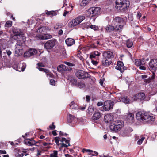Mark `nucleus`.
Wrapping results in <instances>:
<instances>
[{
  "label": "nucleus",
  "instance_id": "f257e3e1",
  "mask_svg": "<svg viewBox=\"0 0 157 157\" xmlns=\"http://www.w3.org/2000/svg\"><path fill=\"white\" fill-rule=\"evenodd\" d=\"M136 117L140 121L148 123L154 121L155 119V117L152 114L144 111L138 112L136 113Z\"/></svg>",
  "mask_w": 157,
  "mask_h": 157
},
{
  "label": "nucleus",
  "instance_id": "f03ea898",
  "mask_svg": "<svg viewBox=\"0 0 157 157\" xmlns=\"http://www.w3.org/2000/svg\"><path fill=\"white\" fill-rule=\"evenodd\" d=\"M116 7L117 8H122V9L125 10L130 5V2L128 0H116Z\"/></svg>",
  "mask_w": 157,
  "mask_h": 157
},
{
  "label": "nucleus",
  "instance_id": "7ed1b4c3",
  "mask_svg": "<svg viewBox=\"0 0 157 157\" xmlns=\"http://www.w3.org/2000/svg\"><path fill=\"white\" fill-rule=\"evenodd\" d=\"M76 76L79 78L84 79L90 77V75L87 72L82 70H79L75 73Z\"/></svg>",
  "mask_w": 157,
  "mask_h": 157
},
{
  "label": "nucleus",
  "instance_id": "20e7f679",
  "mask_svg": "<svg viewBox=\"0 0 157 157\" xmlns=\"http://www.w3.org/2000/svg\"><path fill=\"white\" fill-rule=\"evenodd\" d=\"M114 105V102L111 101H107L104 102L103 109L105 111H108L112 109Z\"/></svg>",
  "mask_w": 157,
  "mask_h": 157
},
{
  "label": "nucleus",
  "instance_id": "39448f33",
  "mask_svg": "<svg viewBox=\"0 0 157 157\" xmlns=\"http://www.w3.org/2000/svg\"><path fill=\"white\" fill-rule=\"evenodd\" d=\"M19 41L20 42V41L19 40H17V43L15 45L16 48L15 49V55L16 56H20L21 54V50H22V49L21 47V46L22 45L19 44Z\"/></svg>",
  "mask_w": 157,
  "mask_h": 157
},
{
  "label": "nucleus",
  "instance_id": "423d86ee",
  "mask_svg": "<svg viewBox=\"0 0 157 157\" xmlns=\"http://www.w3.org/2000/svg\"><path fill=\"white\" fill-rule=\"evenodd\" d=\"M55 44L54 40H50L47 41L44 44V48L46 49H50L52 48Z\"/></svg>",
  "mask_w": 157,
  "mask_h": 157
},
{
  "label": "nucleus",
  "instance_id": "0eeeda50",
  "mask_svg": "<svg viewBox=\"0 0 157 157\" xmlns=\"http://www.w3.org/2000/svg\"><path fill=\"white\" fill-rule=\"evenodd\" d=\"M149 68L151 70H155L157 69V59H151L149 63Z\"/></svg>",
  "mask_w": 157,
  "mask_h": 157
},
{
  "label": "nucleus",
  "instance_id": "6e6552de",
  "mask_svg": "<svg viewBox=\"0 0 157 157\" xmlns=\"http://www.w3.org/2000/svg\"><path fill=\"white\" fill-rule=\"evenodd\" d=\"M52 36L51 35L46 34H40L36 36V40H46L52 38Z\"/></svg>",
  "mask_w": 157,
  "mask_h": 157
},
{
  "label": "nucleus",
  "instance_id": "1a4fd4ad",
  "mask_svg": "<svg viewBox=\"0 0 157 157\" xmlns=\"http://www.w3.org/2000/svg\"><path fill=\"white\" fill-rule=\"evenodd\" d=\"M25 144L28 146H32L33 145H35L36 146H39L38 145L36 144H38V142H36L33 140L31 139H27L25 140Z\"/></svg>",
  "mask_w": 157,
  "mask_h": 157
},
{
  "label": "nucleus",
  "instance_id": "9d476101",
  "mask_svg": "<svg viewBox=\"0 0 157 157\" xmlns=\"http://www.w3.org/2000/svg\"><path fill=\"white\" fill-rule=\"evenodd\" d=\"M145 98V95L143 93H141L136 94L133 97L135 100H143Z\"/></svg>",
  "mask_w": 157,
  "mask_h": 157
},
{
  "label": "nucleus",
  "instance_id": "9b49d317",
  "mask_svg": "<svg viewBox=\"0 0 157 157\" xmlns=\"http://www.w3.org/2000/svg\"><path fill=\"white\" fill-rule=\"evenodd\" d=\"M124 122L122 121L117 120L116 121V132L120 131L124 126Z\"/></svg>",
  "mask_w": 157,
  "mask_h": 157
},
{
  "label": "nucleus",
  "instance_id": "f8f14e48",
  "mask_svg": "<svg viewBox=\"0 0 157 157\" xmlns=\"http://www.w3.org/2000/svg\"><path fill=\"white\" fill-rule=\"evenodd\" d=\"M124 64L123 62L121 61H118L117 62V65L115 68L119 70L122 73L124 71V70L126 69V67H123Z\"/></svg>",
  "mask_w": 157,
  "mask_h": 157
},
{
  "label": "nucleus",
  "instance_id": "ddd939ff",
  "mask_svg": "<svg viewBox=\"0 0 157 157\" xmlns=\"http://www.w3.org/2000/svg\"><path fill=\"white\" fill-rule=\"evenodd\" d=\"M103 58L110 59V58L113 57V55L112 52L107 51L103 52Z\"/></svg>",
  "mask_w": 157,
  "mask_h": 157
},
{
  "label": "nucleus",
  "instance_id": "4468645a",
  "mask_svg": "<svg viewBox=\"0 0 157 157\" xmlns=\"http://www.w3.org/2000/svg\"><path fill=\"white\" fill-rule=\"evenodd\" d=\"M127 121L130 123H132L134 121V116L133 113H129L127 115L126 118Z\"/></svg>",
  "mask_w": 157,
  "mask_h": 157
},
{
  "label": "nucleus",
  "instance_id": "2eb2a0df",
  "mask_svg": "<svg viewBox=\"0 0 157 157\" xmlns=\"http://www.w3.org/2000/svg\"><path fill=\"white\" fill-rule=\"evenodd\" d=\"M57 69L59 72H62L63 71L69 70V68L64 65L61 64L58 67Z\"/></svg>",
  "mask_w": 157,
  "mask_h": 157
},
{
  "label": "nucleus",
  "instance_id": "dca6fc26",
  "mask_svg": "<svg viewBox=\"0 0 157 157\" xmlns=\"http://www.w3.org/2000/svg\"><path fill=\"white\" fill-rule=\"evenodd\" d=\"M114 21L116 23L115 24H119L124 25L125 23L123 19L121 17H115L114 19Z\"/></svg>",
  "mask_w": 157,
  "mask_h": 157
},
{
  "label": "nucleus",
  "instance_id": "f3484780",
  "mask_svg": "<svg viewBox=\"0 0 157 157\" xmlns=\"http://www.w3.org/2000/svg\"><path fill=\"white\" fill-rule=\"evenodd\" d=\"M50 30V29L46 26H43L39 28L37 32L40 33H42L45 32H47L48 31Z\"/></svg>",
  "mask_w": 157,
  "mask_h": 157
},
{
  "label": "nucleus",
  "instance_id": "a211bd4d",
  "mask_svg": "<svg viewBox=\"0 0 157 157\" xmlns=\"http://www.w3.org/2000/svg\"><path fill=\"white\" fill-rule=\"evenodd\" d=\"M102 63L103 66L107 67L110 65L112 62L110 59L103 58L102 60Z\"/></svg>",
  "mask_w": 157,
  "mask_h": 157
},
{
  "label": "nucleus",
  "instance_id": "6ab92c4d",
  "mask_svg": "<svg viewBox=\"0 0 157 157\" xmlns=\"http://www.w3.org/2000/svg\"><path fill=\"white\" fill-rule=\"evenodd\" d=\"M132 130L131 128H128L121 131V134L123 136H127L128 134L131 132Z\"/></svg>",
  "mask_w": 157,
  "mask_h": 157
},
{
  "label": "nucleus",
  "instance_id": "aec40b11",
  "mask_svg": "<svg viewBox=\"0 0 157 157\" xmlns=\"http://www.w3.org/2000/svg\"><path fill=\"white\" fill-rule=\"evenodd\" d=\"M145 60L143 59L142 60L140 59H136L135 61V63L136 65L138 66H140L145 64Z\"/></svg>",
  "mask_w": 157,
  "mask_h": 157
},
{
  "label": "nucleus",
  "instance_id": "412c9836",
  "mask_svg": "<svg viewBox=\"0 0 157 157\" xmlns=\"http://www.w3.org/2000/svg\"><path fill=\"white\" fill-rule=\"evenodd\" d=\"M12 31L14 34H16L19 35L20 37V35L22 34V30L21 29H18L17 28H14L12 29Z\"/></svg>",
  "mask_w": 157,
  "mask_h": 157
},
{
  "label": "nucleus",
  "instance_id": "4be33fe9",
  "mask_svg": "<svg viewBox=\"0 0 157 157\" xmlns=\"http://www.w3.org/2000/svg\"><path fill=\"white\" fill-rule=\"evenodd\" d=\"M101 113L98 111H96L92 116V119L93 120H97L99 119L101 116Z\"/></svg>",
  "mask_w": 157,
  "mask_h": 157
},
{
  "label": "nucleus",
  "instance_id": "5701e85b",
  "mask_svg": "<svg viewBox=\"0 0 157 157\" xmlns=\"http://www.w3.org/2000/svg\"><path fill=\"white\" fill-rule=\"evenodd\" d=\"M65 42L68 46H71L75 43V40L73 39L68 38L66 40Z\"/></svg>",
  "mask_w": 157,
  "mask_h": 157
},
{
  "label": "nucleus",
  "instance_id": "b1692460",
  "mask_svg": "<svg viewBox=\"0 0 157 157\" xmlns=\"http://www.w3.org/2000/svg\"><path fill=\"white\" fill-rule=\"evenodd\" d=\"M92 9L93 10V13L94 16H96L98 13H99L100 12V8L99 7H92Z\"/></svg>",
  "mask_w": 157,
  "mask_h": 157
},
{
  "label": "nucleus",
  "instance_id": "393cba45",
  "mask_svg": "<svg viewBox=\"0 0 157 157\" xmlns=\"http://www.w3.org/2000/svg\"><path fill=\"white\" fill-rule=\"evenodd\" d=\"M70 107L71 109L78 110L79 109L78 105L74 101L71 102L70 104Z\"/></svg>",
  "mask_w": 157,
  "mask_h": 157
},
{
  "label": "nucleus",
  "instance_id": "a878e982",
  "mask_svg": "<svg viewBox=\"0 0 157 157\" xmlns=\"http://www.w3.org/2000/svg\"><path fill=\"white\" fill-rule=\"evenodd\" d=\"M75 119L74 116L71 114H69L67 117V121L68 123H71L74 121Z\"/></svg>",
  "mask_w": 157,
  "mask_h": 157
},
{
  "label": "nucleus",
  "instance_id": "bb28decb",
  "mask_svg": "<svg viewBox=\"0 0 157 157\" xmlns=\"http://www.w3.org/2000/svg\"><path fill=\"white\" fill-rule=\"evenodd\" d=\"M120 100L121 101L126 104L130 103V99L128 97L125 96L121 97L120 99Z\"/></svg>",
  "mask_w": 157,
  "mask_h": 157
},
{
  "label": "nucleus",
  "instance_id": "cd10ccee",
  "mask_svg": "<svg viewBox=\"0 0 157 157\" xmlns=\"http://www.w3.org/2000/svg\"><path fill=\"white\" fill-rule=\"evenodd\" d=\"M110 128L111 131L116 132V121L111 123L110 126Z\"/></svg>",
  "mask_w": 157,
  "mask_h": 157
},
{
  "label": "nucleus",
  "instance_id": "c85d7f7f",
  "mask_svg": "<svg viewBox=\"0 0 157 157\" xmlns=\"http://www.w3.org/2000/svg\"><path fill=\"white\" fill-rule=\"evenodd\" d=\"M114 30V26L111 25L107 26L105 28V31L106 32L109 33Z\"/></svg>",
  "mask_w": 157,
  "mask_h": 157
},
{
  "label": "nucleus",
  "instance_id": "c756f323",
  "mask_svg": "<svg viewBox=\"0 0 157 157\" xmlns=\"http://www.w3.org/2000/svg\"><path fill=\"white\" fill-rule=\"evenodd\" d=\"M101 53L98 51H95L91 53L90 56V57L91 59H92L95 58L96 56H99Z\"/></svg>",
  "mask_w": 157,
  "mask_h": 157
},
{
  "label": "nucleus",
  "instance_id": "7c9ffc66",
  "mask_svg": "<svg viewBox=\"0 0 157 157\" xmlns=\"http://www.w3.org/2000/svg\"><path fill=\"white\" fill-rule=\"evenodd\" d=\"M68 79L69 81L70 82L73 84L75 85L77 83V80L75 79L74 77L72 76H70L68 77Z\"/></svg>",
  "mask_w": 157,
  "mask_h": 157
},
{
  "label": "nucleus",
  "instance_id": "2f4dec72",
  "mask_svg": "<svg viewBox=\"0 0 157 157\" xmlns=\"http://www.w3.org/2000/svg\"><path fill=\"white\" fill-rule=\"evenodd\" d=\"M124 25L119 24H116V26H114V30L116 31H121Z\"/></svg>",
  "mask_w": 157,
  "mask_h": 157
},
{
  "label": "nucleus",
  "instance_id": "473e14b6",
  "mask_svg": "<svg viewBox=\"0 0 157 157\" xmlns=\"http://www.w3.org/2000/svg\"><path fill=\"white\" fill-rule=\"evenodd\" d=\"M93 10L92 9V8H90L87 11L86 13V15L88 16L89 17H93Z\"/></svg>",
  "mask_w": 157,
  "mask_h": 157
},
{
  "label": "nucleus",
  "instance_id": "72a5a7b5",
  "mask_svg": "<svg viewBox=\"0 0 157 157\" xmlns=\"http://www.w3.org/2000/svg\"><path fill=\"white\" fill-rule=\"evenodd\" d=\"M78 24L75 19L72 20L69 23V25L71 27H73Z\"/></svg>",
  "mask_w": 157,
  "mask_h": 157
},
{
  "label": "nucleus",
  "instance_id": "f704fd0d",
  "mask_svg": "<svg viewBox=\"0 0 157 157\" xmlns=\"http://www.w3.org/2000/svg\"><path fill=\"white\" fill-rule=\"evenodd\" d=\"M75 19L78 22V24H79L85 19V17L83 16H79Z\"/></svg>",
  "mask_w": 157,
  "mask_h": 157
},
{
  "label": "nucleus",
  "instance_id": "c9c22d12",
  "mask_svg": "<svg viewBox=\"0 0 157 157\" xmlns=\"http://www.w3.org/2000/svg\"><path fill=\"white\" fill-rule=\"evenodd\" d=\"M105 119H107L106 122H109L113 119V117L110 114H108L105 116Z\"/></svg>",
  "mask_w": 157,
  "mask_h": 157
},
{
  "label": "nucleus",
  "instance_id": "e433bc0d",
  "mask_svg": "<svg viewBox=\"0 0 157 157\" xmlns=\"http://www.w3.org/2000/svg\"><path fill=\"white\" fill-rule=\"evenodd\" d=\"M21 36V39H22V40H21L20 42L19 41V43L21 45H23L24 44V43L25 41V36L23 33H22V35H20V36Z\"/></svg>",
  "mask_w": 157,
  "mask_h": 157
},
{
  "label": "nucleus",
  "instance_id": "4c0bfd02",
  "mask_svg": "<svg viewBox=\"0 0 157 157\" xmlns=\"http://www.w3.org/2000/svg\"><path fill=\"white\" fill-rule=\"evenodd\" d=\"M37 68L39 69V70L40 71L45 72L46 73V74L47 75H48V73L49 72V70L48 69L43 68L40 67H37Z\"/></svg>",
  "mask_w": 157,
  "mask_h": 157
},
{
  "label": "nucleus",
  "instance_id": "58836bf2",
  "mask_svg": "<svg viewBox=\"0 0 157 157\" xmlns=\"http://www.w3.org/2000/svg\"><path fill=\"white\" fill-rule=\"evenodd\" d=\"M12 22L10 21H7L5 24V27L7 28H9L11 26Z\"/></svg>",
  "mask_w": 157,
  "mask_h": 157
},
{
  "label": "nucleus",
  "instance_id": "ea45409f",
  "mask_svg": "<svg viewBox=\"0 0 157 157\" xmlns=\"http://www.w3.org/2000/svg\"><path fill=\"white\" fill-rule=\"evenodd\" d=\"M89 2V0H82L80 3L81 6H85Z\"/></svg>",
  "mask_w": 157,
  "mask_h": 157
},
{
  "label": "nucleus",
  "instance_id": "a19ab883",
  "mask_svg": "<svg viewBox=\"0 0 157 157\" xmlns=\"http://www.w3.org/2000/svg\"><path fill=\"white\" fill-rule=\"evenodd\" d=\"M94 109L92 106H89L87 110V113L92 114L94 111Z\"/></svg>",
  "mask_w": 157,
  "mask_h": 157
},
{
  "label": "nucleus",
  "instance_id": "79ce46f5",
  "mask_svg": "<svg viewBox=\"0 0 157 157\" xmlns=\"http://www.w3.org/2000/svg\"><path fill=\"white\" fill-rule=\"evenodd\" d=\"M24 57H29L32 56L31 53H30V51L29 49L28 51H26L25 52L24 55Z\"/></svg>",
  "mask_w": 157,
  "mask_h": 157
},
{
  "label": "nucleus",
  "instance_id": "37998d69",
  "mask_svg": "<svg viewBox=\"0 0 157 157\" xmlns=\"http://www.w3.org/2000/svg\"><path fill=\"white\" fill-rule=\"evenodd\" d=\"M29 49L32 56L36 54L37 52V50L35 49Z\"/></svg>",
  "mask_w": 157,
  "mask_h": 157
},
{
  "label": "nucleus",
  "instance_id": "c03bdc74",
  "mask_svg": "<svg viewBox=\"0 0 157 157\" xmlns=\"http://www.w3.org/2000/svg\"><path fill=\"white\" fill-rule=\"evenodd\" d=\"M133 44L132 42L130 41L129 40H127L126 41V45L128 48H131Z\"/></svg>",
  "mask_w": 157,
  "mask_h": 157
},
{
  "label": "nucleus",
  "instance_id": "a18cd8bd",
  "mask_svg": "<svg viewBox=\"0 0 157 157\" xmlns=\"http://www.w3.org/2000/svg\"><path fill=\"white\" fill-rule=\"evenodd\" d=\"M60 141L61 142H65V143L66 144H67V145L70 144V140H66V139L65 138H62V139L61 140H60Z\"/></svg>",
  "mask_w": 157,
  "mask_h": 157
},
{
  "label": "nucleus",
  "instance_id": "49530a36",
  "mask_svg": "<svg viewBox=\"0 0 157 157\" xmlns=\"http://www.w3.org/2000/svg\"><path fill=\"white\" fill-rule=\"evenodd\" d=\"M60 139V138L59 137H56L54 138L55 142L58 146H59L60 144L59 143V140Z\"/></svg>",
  "mask_w": 157,
  "mask_h": 157
},
{
  "label": "nucleus",
  "instance_id": "de8ad7c7",
  "mask_svg": "<svg viewBox=\"0 0 157 157\" xmlns=\"http://www.w3.org/2000/svg\"><path fill=\"white\" fill-rule=\"evenodd\" d=\"M62 27L60 23H57L54 25V29H58L60 28H61Z\"/></svg>",
  "mask_w": 157,
  "mask_h": 157
},
{
  "label": "nucleus",
  "instance_id": "09e8293b",
  "mask_svg": "<svg viewBox=\"0 0 157 157\" xmlns=\"http://www.w3.org/2000/svg\"><path fill=\"white\" fill-rule=\"evenodd\" d=\"M78 86L80 88H82L85 86V84L82 82H79L78 84Z\"/></svg>",
  "mask_w": 157,
  "mask_h": 157
},
{
  "label": "nucleus",
  "instance_id": "8fccbe9b",
  "mask_svg": "<svg viewBox=\"0 0 157 157\" xmlns=\"http://www.w3.org/2000/svg\"><path fill=\"white\" fill-rule=\"evenodd\" d=\"M90 28H91L92 29H94V30H96L98 29L99 28L98 26L95 25H91L90 26Z\"/></svg>",
  "mask_w": 157,
  "mask_h": 157
},
{
  "label": "nucleus",
  "instance_id": "3c124183",
  "mask_svg": "<svg viewBox=\"0 0 157 157\" xmlns=\"http://www.w3.org/2000/svg\"><path fill=\"white\" fill-rule=\"evenodd\" d=\"M62 143L60 144L61 146L60 147V148H62L63 147H67L68 146H70V144L67 145L65 143H64L63 142H62Z\"/></svg>",
  "mask_w": 157,
  "mask_h": 157
},
{
  "label": "nucleus",
  "instance_id": "603ef678",
  "mask_svg": "<svg viewBox=\"0 0 157 157\" xmlns=\"http://www.w3.org/2000/svg\"><path fill=\"white\" fill-rule=\"evenodd\" d=\"M145 139V137H143L141 139H140L137 142V144L139 145H140L142 143L143 140Z\"/></svg>",
  "mask_w": 157,
  "mask_h": 157
},
{
  "label": "nucleus",
  "instance_id": "864d4df0",
  "mask_svg": "<svg viewBox=\"0 0 157 157\" xmlns=\"http://www.w3.org/2000/svg\"><path fill=\"white\" fill-rule=\"evenodd\" d=\"M28 150L27 149H23L22 151V152H23L22 153H23L24 155H25V156H26L28 155V153H27L28 151Z\"/></svg>",
  "mask_w": 157,
  "mask_h": 157
},
{
  "label": "nucleus",
  "instance_id": "5fc2aeb1",
  "mask_svg": "<svg viewBox=\"0 0 157 157\" xmlns=\"http://www.w3.org/2000/svg\"><path fill=\"white\" fill-rule=\"evenodd\" d=\"M18 36H19V35L17 34H14L13 35H12L11 38L12 39L14 40H16L18 38Z\"/></svg>",
  "mask_w": 157,
  "mask_h": 157
},
{
  "label": "nucleus",
  "instance_id": "6e6d98bb",
  "mask_svg": "<svg viewBox=\"0 0 157 157\" xmlns=\"http://www.w3.org/2000/svg\"><path fill=\"white\" fill-rule=\"evenodd\" d=\"M50 84L52 86L55 85V81L54 80L51 79L50 82Z\"/></svg>",
  "mask_w": 157,
  "mask_h": 157
},
{
  "label": "nucleus",
  "instance_id": "4d7b16f0",
  "mask_svg": "<svg viewBox=\"0 0 157 157\" xmlns=\"http://www.w3.org/2000/svg\"><path fill=\"white\" fill-rule=\"evenodd\" d=\"M37 65L39 67H45V65L44 64L42 63H37Z\"/></svg>",
  "mask_w": 157,
  "mask_h": 157
},
{
  "label": "nucleus",
  "instance_id": "13d9d810",
  "mask_svg": "<svg viewBox=\"0 0 157 157\" xmlns=\"http://www.w3.org/2000/svg\"><path fill=\"white\" fill-rule=\"evenodd\" d=\"M64 63L65 64L68 65V66H73V64L70 62H64Z\"/></svg>",
  "mask_w": 157,
  "mask_h": 157
},
{
  "label": "nucleus",
  "instance_id": "bf43d9fd",
  "mask_svg": "<svg viewBox=\"0 0 157 157\" xmlns=\"http://www.w3.org/2000/svg\"><path fill=\"white\" fill-rule=\"evenodd\" d=\"M91 25H90V24L89 22H87L86 23L85 27L87 28H90V26Z\"/></svg>",
  "mask_w": 157,
  "mask_h": 157
},
{
  "label": "nucleus",
  "instance_id": "052dcab7",
  "mask_svg": "<svg viewBox=\"0 0 157 157\" xmlns=\"http://www.w3.org/2000/svg\"><path fill=\"white\" fill-rule=\"evenodd\" d=\"M142 14L141 13H140V12H138L137 15V17L138 19H139L140 17H141Z\"/></svg>",
  "mask_w": 157,
  "mask_h": 157
},
{
  "label": "nucleus",
  "instance_id": "680f3d73",
  "mask_svg": "<svg viewBox=\"0 0 157 157\" xmlns=\"http://www.w3.org/2000/svg\"><path fill=\"white\" fill-rule=\"evenodd\" d=\"M23 156V153H21V154H17L16 155V157H22Z\"/></svg>",
  "mask_w": 157,
  "mask_h": 157
},
{
  "label": "nucleus",
  "instance_id": "e2e57ef3",
  "mask_svg": "<svg viewBox=\"0 0 157 157\" xmlns=\"http://www.w3.org/2000/svg\"><path fill=\"white\" fill-rule=\"evenodd\" d=\"M90 99V97L89 96L87 95L86 96V100L87 102H89Z\"/></svg>",
  "mask_w": 157,
  "mask_h": 157
},
{
  "label": "nucleus",
  "instance_id": "0e129e2a",
  "mask_svg": "<svg viewBox=\"0 0 157 157\" xmlns=\"http://www.w3.org/2000/svg\"><path fill=\"white\" fill-rule=\"evenodd\" d=\"M52 124H53V123H52ZM55 126L53 124H52V125H50V126H49V128H50V129H51V130H53V129H54L55 128Z\"/></svg>",
  "mask_w": 157,
  "mask_h": 157
},
{
  "label": "nucleus",
  "instance_id": "69168bd1",
  "mask_svg": "<svg viewBox=\"0 0 157 157\" xmlns=\"http://www.w3.org/2000/svg\"><path fill=\"white\" fill-rule=\"evenodd\" d=\"M92 63H93V64L94 65H96L98 64V62L95 61L94 60H92Z\"/></svg>",
  "mask_w": 157,
  "mask_h": 157
},
{
  "label": "nucleus",
  "instance_id": "338daca9",
  "mask_svg": "<svg viewBox=\"0 0 157 157\" xmlns=\"http://www.w3.org/2000/svg\"><path fill=\"white\" fill-rule=\"evenodd\" d=\"M6 53L7 54V55H8V56H10V55L12 53V52H11L10 51V50H7L6 51Z\"/></svg>",
  "mask_w": 157,
  "mask_h": 157
},
{
  "label": "nucleus",
  "instance_id": "774afa93",
  "mask_svg": "<svg viewBox=\"0 0 157 157\" xmlns=\"http://www.w3.org/2000/svg\"><path fill=\"white\" fill-rule=\"evenodd\" d=\"M139 66V68L141 70H145L146 69V68L143 66L141 65Z\"/></svg>",
  "mask_w": 157,
  "mask_h": 157
}]
</instances>
